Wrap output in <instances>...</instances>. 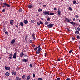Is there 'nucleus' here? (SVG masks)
I'll return each mask as SVG.
<instances>
[{
  "label": "nucleus",
  "instance_id": "7",
  "mask_svg": "<svg viewBox=\"0 0 80 80\" xmlns=\"http://www.w3.org/2000/svg\"><path fill=\"white\" fill-rule=\"evenodd\" d=\"M58 15H61V11H60V9H58Z\"/></svg>",
  "mask_w": 80,
  "mask_h": 80
},
{
  "label": "nucleus",
  "instance_id": "16",
  "mask_svg": "<svg viewBox=\"0 0 80 80\" xmlns=\"http://www.w3.org/2000/svg\"><path fill=\"white\" fill-rule=\"evenodd\" d=\"M70 23L72 25H75L76 24V23H75L72 22H70Z\"/></svg>",
  "mask_w": 80,
  "mask_h": 80
},
{
  "label": "nucleus",
  "instance_id": "20",
  "mask_svg": "<svg viewBox=\"0 0 80 80\" xmlns=\"http://www.w3.org/2000/svg\"><path fill=\"white\" fill-rule=\"evenodd\" d=\"M20 25H21V27H23V26L24 25H23V22H21L20 24Z\"/></svg>",
  "mask_w": 80,
  "mask_h": 80
},
{
  "label": "nucleus",
  "instance_id": "14",
  "mask_svg": "<svg viewBox=\"0 0 80 80\" xmlns=\"http://www.w3.org/2000/svg\"><path fill=\"white\" fill-rule=\"evenodd\" d=\"M23 22L25 24H27V23H28V21L27 20H24L23 21Z\"/></svg>",
  "mask_w": 80,
  "mask_h": 80
},
{
  "label": "nucleus",
  "instance_id": "22",
  "mask_svg": "<svg viewBox=\"0 0 80 80\" xmlns=\"http://www.w3.org/2000/svg\"><path fill=\"white\" fill-rule=\"evenodd\" d=\"M75 33L76 34H79V32H78V31H76L75 32Z\"/></svg>",
  "mask_w": 80,
  "mask_h": 80
},
{
  "label": "nucleus",
  "instance_id": "39",
  "mask_svg": "<svg viewBox=\"0 0 80 80\" xmlns=\"http://www.w3.org/2000/svg\"><path fill=\"white\" fill-rule=\"evenodd\" d=\"M32 47H35V44H32Z\"/></svg>",
  "mask_w": 80,
  "mask_h": 80
},
{
  "label": "nucleus",
  "instance_id": "18",
  "mask_svg": "<svg viewBox=\"0 0 80 80\" xmlns=\"http://www.w3.org/2000/svg\"><path fill=\"white\" fill-rule=\"evenodd\" d=\"M32 7H33V6L32 5H28V8H32Z\"/></svg>",
  "mask_w": 80,
  "mask_h": 80
},
{
  "label": "nucleus",
  "instance_id": "8",
  "mask_svg": "<svg viewBox=\"0 0 80 80\" xmlns=\"http://www.w3.org/2000/svg\"><path fill=\"white\" fill-rule=\"evenodd\" d=\"M24 55V54H23V52H22L20 54V57H22L23 56V55Z\"/></svg>",
  "mask_w": 80,
  "mask_h": 80
},
{
  "label": "nucleus",
  "instance_id": "64",
  "mask_svg": "<svg viewBox=\"0 0 80 80\" xmlns=\"http://www.w3.org/2000/svg\"><path fill=\"white\" fill-rule=\"evenodd\" d=\"M79 22H80V20H79Z\"/></svg>",
  "mask_w": 80,
  "mask_h": 80
},
{
  "label": "nucleus",
  "instance_id": "46",
  "mask_svg": "<svg viewBox=\"0 0 80 80\" xmlns=\"http://www.w3.org/2000/svg\"><path fill=\"white\" fill-rule=\"evenodd\" d=\"M32 76L33 77H35V74H32Z\"/></svg>",
  "mask_w": 80,
  "mask_h": 80
},
{
  "label": "nucleus",
  "instance_id": "60",
  "mask_svg": "<svg viewBox=\"0 0 80 80\" xmlns=\"http://www.w3.org/2000/svg\"><path fill=\"white\" fill-rule=\"evenodd\" d=\"M40 45H39L38 47H38V48H40Z\"/></svg>",
  "mask_w": 80,
  "mask_h": 80
},
{
  "label": "nucleus",
  "instance_id": "48",
  "mask_svg": "<svg viewBox=\"0 0 80 80\" xmlns=\"http://www.w3.org/2000/svg\"><path fill=\"white\" fill-rule=\"evenodd\" d=\"M3 32H5V31H6V30H5V28L3 29Z\"/></svg>",
  "mask_w": 80,
  "mask_h": 80
},
{
  "label": "nucleus",
  "instance_id": "28",
  "mask_svg": "<svg viewBox=\"0 0 80 80\" xmlns=\"http://www.w3.org/2000/svg\"><path fill=\"white\" fill-rule=\"evenodd\" d=\"M18 11H19V12H22V8H21V9H19Z\"/></svg>",
  "mask_w": 80,
  "mask_h": 80
},
{
  "label": "nucleus",
  "instance_id": "35",
  "mask_svg": "<svg viewBox=\"0 0 80 80\" xmlns=\"http://www.w3.org/2000/svg\"><path fill=\"white\" fill-rule=\"evenodd\" d=\"M38 80H43V79L41 78H38Z\"/></svg>",
  "mask_w": 80,
  "mask_h": 80
},
{
  "label": "nucleus",
  "instance_id": "51",
  "mask_svg": "<svg viewBox=\"0 0 80 80\" xmlns=\"http://www.w3.org/2000/svg\"><path fill=\"white\" fill-rule=\"evenodd\" d=\"M54 10H57V8H54Z\"/></svg>",
  "mask_w": 80,
  "mask_h": 80
},
{
  "label": "nucleus",
  "instance_id": "44",
  "mask_svg": "<svg viewBox=\"0 0 80 80\" xmlns=\"http://www.w3.org/2000/svg\"><path fill=\"white\" fill-rule=\"evenodd\" d=\"M77 38L78 39L80 38V36H77Z\"/></svg>",
  "mask_w": 80,
  "mask_h": 80
},
{
  "label": "nucleus",
  "instance_id": "61",
  "mask_svg": "<svg viewBox=\"0 0 80 80\" xmlns=\"http://www.w3.org/2000/svg\"><path fill=\"white\" fill-rule=\"evenodd\" d=\"M68 31H70V29H68Z\"/></svg>",
  "mask_w": 80,
  "mask_h": 80
},
{
  "label": "nucleus",
  "instance_id": "19",
  "mask_svg": "<svg viewBox=\"0 0 80 80\" xmlns=\"http://www.w3.org/2000/svg\"><path fill=\"white\" fill-rule=\"evenodd\" d=\"M49 23V22H48L46 21V22L44 23V25H48Z\"/></svg>",
  "mask_w": 80,
  "mask_h": 80
},
{
  "label": "nucleus",
  "instance_id": "30",
  "mask_svg": "<svg viewBox=\"0 0 80 80\" xmlns=\"http://www.w3.org/2000/svg\"><path fill=\"white\" fill-rule=\"evenodd\" d=\"M77 3V1H73V4H76Z\"/></svg>",
  "mask_w": 80,
  "mask_h": 80
},
{
  "label": "nucleus",
  "instance_id": "6",
  "mask_svg": "<svg viewBox=\"0 0 80 80\" xmlns=\"http://www.w3.org/2000/svg\"><path fill=\"white\" fill-rule=\"evenodd\" d=\"M8 53V54L9 55V58H10V59H12V56H13V54L12 53H11L10 54Z\"/></svg>",
  "mask_w": 80,
  "mask_h": 80
},
{
  "label": "nucleus",
  "instance_id": "47",
  "mask_svg": "<svg viewBox=\"0 0 80 80\" xmlns=\"http://www.w3.org/2000/svg\"><path fill=\"white\" fill-rule=\"evenodd\" d=\"M75 17H76V18H78V15H75Z\"/></svg>",
  "mask_w": 80,
  "mask_h": 80
},
{
  "label": "nucleus",
  "instance_id": "43",
  "mask_svg": "<svg viewBox=\"0 0 80 80\" xmlns=\"http://www.w3.org/2000/svg\"><path fill=\"white\" fill-rule=\"evenodd\" d=\"M72 50H70L69 52V53H72Z\"/></svg>",
  "mask_w": 80,
  "mask_h": 80
},
{
  "label": "nucleus",
  "instance_id": "32",
  "mask_svg": "<svg viewBox=\"0 0 80 80\" xmlns=\"http://www.w3.org/2000/svg\"><path fill=\"white\" fill-rule=\"evenodd\" d=\"M29 67L30 68H32V64H30L29 65Z\"/></svg>",
  "mask_w": 80,
  "mask_h": 80
},
{
  "label": "nucleus",
  "instance_id": "38",
  "mask_svg": "<svg viewBox=\"0 0 80 80\" xmlns=\"http://www.w3.org/2000/svg\"><path fill=\"white\" fill-rule=\"evenodd\" d=\"M77 29L78 31H79V32H80V28L79 27H78L77 28Z\"/></svg>",
  "mask_w": 80,
  "mask_h": 80
},
{
  "label": "nucleus",
  "instance_id": "10",
  "mask_svg": "<svg viewBox=\"0 0 80 80\" xmlns=\"http://www.w3.org/2000/svg\"><path fill=\"white\" fill-rule=\"evenodd\" d=\"M3 4L4 5H5L6 7H10V6L8 5V4H7V3H3Z\"/></svg>",
  "mask_w": 80,
  "mask_h": 80
},
{
  "label": "nucleus",
  "instance_id": "24",
  "mask_svg": "<svg viewBox=\"0 0 80 80\" xmlns=\"http://www.w3.org/2000/svg\"><path fill=\"white\" fill-rule=\"evenodd\" d=\"M42 9L39 8L38 10V12H42Z\"/></svg>",
  "mask_w": 80,
  "mask_h": 80
},
{
  "label": "nucleus",
  "instance_id": "49",
  "mask_svg": "<svg viewBox=\"0 0 80 80\" xmlns=\"http://www.w3.org/2000/svg\"><path fill=\"white\" fill-rule=\"evenodd\" d=\"M44 56H45V57H47V54H46V53H44Z\"/></svg>",
  "mask_w": 80,
  "mask_h": 80
},
{
  "label": "nucleus",
  "instance_id": "5",
  "mask_svg": "<svg viewBox=\"0 0 80 80\" xmlns=\"http://www.w3.org/2000/svg\"><path fill=\"white\" fill-rule=\"evenodd\" d=\"M66 21H67L68 22H71V19H69L68 18H65Z\"/></svg>",
  "mask_w": 80,
  "mask_h": 80
},
{
  "label": "nucleus",
  "instance_id": "36",
  "mask_svg": "<svg viewBox=\"0 0 80 80\" xmlns=\"http://www.w3.org/2000/svg\"><path fill=\"white\" fill-rule=\"evenodd\" d=\"M2 12H5V9H3L2 10Z\"/></svg>",
  "mask_w": 80,
  "mask_h": 80
},
{
  "label": "nucleus",
  "instance_id": "33",
  "mask_svg": "<svg viewBox=\"0 0 80 80\" xmlns=\"http://www.w3.org/2000/svg\"><path fill=\"white\" fill-rule=\"evenodd\" d=\"M25 77H26V76L25 75H23L22 76V78H23V79L25 78Z\"/></svg>",
  "mask_w": 80,
  "mask_h": 80
},
{
  "label": "nucleus",
  "instance_id": "12",
  "mask_svg": "<svg viewBox=\"0 0 80 80\" xmlns=\"http://www.w3.org/2000/svg\"><path fill=\"white\" fill-rule=\"evenodd\" d=\"M5 75L7 76V77H8V76L10 75V74L9 73L7 72L5 73Z\"/></svg>",
  "mask_w": 80,
  "mask_h": 80
},
{
  "label": "nucleus",
  "instance_id": "2",
  "mask_svg": "<svg viewBox=\"0 0 80 80\" xmlns=\"http://www.w3.org/2000/svg\"><path fill=\"white\" fill-rule=\"evenodd\" d=\"M54 25L53 24L51 23L50 24L48 25L47 27L48 28H51V27H53Z\"/></svg>",
  "mask_w": 80,
  "mask_h": 80
},
{
  "label": "nucleus",
  "instance_id": "58",
  "mask_svg": "<svg viewBox=\"0 0 80 80\" xmlns=\"http://www.w3.org/2000/svg\"><path fill=\"white\" fill-rule=\"evenodd\" d=\"M75 18H74L73 19V21H75Z\"/></svg>",
  "mask_w": 80,
  "mask_h": 80
},
{
  "label": "nucleus",
  "instance_id": "34",
  "mask_svg": "<svg viewBox=\"0 0 80 80\" xmlns=\"http://www.w3.org/2000/svg\"><path fill=\"white\" fill-rule=\"evenodd\" d=\"M38 49V47H36V48H35L34 49V50H35V51L37 50V49Z\"/></svg>",
  "mask_w": 80,
  "mask_h": 80
},
{
  "label": "nucleus",
  "instance_id": "27",
  "mask_svg": "<svg viewBox=\"0 0 80 80\" xmlns=\"http://www.w3.org/2000/svg\"><path fill=\"white\" fill-rule=\"evenodd\" d=\"M68 10H70V11H72V8L71 7H69L68 8Z\"/></svg>",
  "mask_w": 80,
  "mask_h": 80
},
{
  "label": "nucleus",
  "instance_id": "9",
  "mask_svg": "<svg viewBox=\"0 0 80 80\" xmlns=\"http://www.w3.org/2000/svg\"><path fill=\"white\" fill-rule=\"evenodd\" d=\"M15 40L13 39L11 41V43H12V44H13V43H15Z\"/></svg>",
  "mask_w": 80,
  "mask_h": 80
},
{
  "label": "nucleus",
  "instance_id": "54",
  "mask_svg": "<svg viewBox=\"0 0 80 80\" xmlns=\"http://www.w3.org/2000/svg\"><path fill=\"white\" fill-rule=\"evenodd\" d=\"M40 24H43V22H42L41 21H40Z\"/></svg>",
  "mask_w": 80,
  "mask_h": 80
},
{
  "label": "nucleus",
  "instance_id": "57",
  "mask_svg": "<svg viewBox=\"0 0 80 80\" xmlns=\"http://www.w3.org/2000/svg\"><path fill=\"white\" fill-rule=\"evenodd\" d=\"M66 80H70V78H68L66 79Z\"/></svg>",
  "mask_w": 80,
  "mask_h": 80
},
{
  "label": "nucleus",
  "instance_id": "23",
  "mask_svg": "<svg viewBox=\"0 0 80 80\" xmlns=\"http://www.w3.org/2000/svg\"><path fill=\"white\" fill-rule=\"evenodd\" d=\"M36 54H39L40 53V51L38 50H37L36 52Z\"/></svg>",
  "mask_w": 80,
  "mask_h": 80
},
{
  "label": "nucleus",
  "instance_id": "17",
  "mask_svg": "<svg viewBox=\"0 0 80 80\" xmlns=\"http://www.w3.org/2000/svg\"><path fill=\"white\" fill-rule=\"evenodd\" d=\"M22 62H27V60L25 59H23L22 60Z\"/></svg>",
  "mask_w": 80,
  "mask_h": 80
},
{
  "label": "nucleus",
  "instance_id": "40",
  "mask_svg": "<svg viewBox=\"0 0 80 80\" xmlns=\"http://www.w3.org/2000/svg\"><path fill=\"white\" fill-rule=\"evenodd\" d=\"M5 33L6 35H8V32H5Z\"/></svg>",
  "mask_w": 80,
  "mask_h": 80
},
{
  "label": "nucleus",
  "instance_id": "26",
  "mask_svg": "<svg viewBox=\"0 0 80 80\" xmlns=\"http://www.w3.org/2000/svg\"><path fill=\"white\" fill-rule=\"evenodd\" d=\"M38 51L39 52L42 51V48H41L39 47L38 48Z\"/></svg>",
  "mask_w": 80,
  "mask_h": 80
},
{
  "label": "nucleus",
  "instance_id": "15",
  "mask_svg": "<svg viewBox=\"0 0 80 80\" xmlns=\"http://www.w3.org/2000/svg\"><path fill=\"white\" fill-rule=\"evenodd\" d=\"M12 75H17V73L14 71H13L12 73Z\"/></svg>",
  "mask_w": 80,
  "mask_h": 80
},
{
  "label": "nucleus",
  "instance_id": "50",
  "mask_svg": "<svg viewBox=\"0 0 80 80\" xmlns=\"http://www.w3.org/2000/svg\"><path fill=\"white\" fill-rule=\"evenodd\" d=\"M60 78H57V80H60Z\"/></svg>",
  "mask_w": 80,
  "mask_h": 80
},
{
  "label": "nucleus",
  "instance_id": "42",
  "mask_svg": "<svg viewBox=\"0 0 80 80\" xmlns=\"http://www.w3.org/2000/svg\"><path fill=\"white\" fill-rule=\"evenodd\" d=\"M36 23H37V24H38V26L40 25V24L39 22H37Z\"/></svg>",
  "mask_w": 80,
  "mask_h": 80
},
{
  "label": "nucleus",
  "instance_id": "45",
  "mask_svg": "<svg viewBox=\"0 0 80 80\" xmlns=\"http://www.w3.org/2000/svg\"><path fill=\"white\" fill-rule=\"evenodd\" d=\"M32 42H33L32 40H30L29 41V42H30V43H32Z\"/></svg>",
  "mask_w": 80,
  "mask_h": 80
},
{
  "label": "nucleus",
  "instance_id": "62",
  "mask_svg": "<svg viewBox=\"0 0 80 80\" xmlns=\"http://www.w3.org/2000/svg\"><path fill=\"white\" fill-rule=\"evenodd\" d=\"M16 27H17V28H18V26H17V25H15Z\"/></svg>",
  "mask_w": 80,
  "mask_h": 80
},
{
  "label": "nucleus",
  "instance_id": "29",
  "mask_svg": "<svg viewBox=\"0 0 80 80\" xmlns=\"http://www.w3.org/2000/svg\"><path fill=\"white\" fill-rule=\"evenodd\" d=\"M35 33H32V38L35 37Z\"/></svg>",
  "mask_w": 80,
  "mask_h": 80
},
{
  "label": "nucleus",
  "instance_id": "21",
  "mask_svg": "<svg viewBox=\"0 0 80 80\" xmlns=\"http://www.w3.org/2000/svg\"><path fill=\"white\" fill-rule=\"evenodd\" d=\"M13 23V20H11L10 22V23L11 25H13V23Z\"/></svg>",
  "mask_w": 80,
  "mask_h": 80
},
{
  "label": "nucleus",
  "instance_id": "11",
  "mask_svg": "<svg viewBox=\"0 0 80 80\" xmlns=\"http://www.w3.org/2000/svg\"><path fill=\"white\" fill-rule=\"evenodd\" d=\"M16 79L15 80H21V78L19 77H16Z\"/></svg>",
  "mask_w": 80,
  "mask_h": 80
},
{
  "label": "nucleus",
  "instance_id": "53",
  "mask_svg": "<svg viewBox=\"0 0 80 80\" xmlns=\"http://www.w3.org/2000/svg\"><path fill=\"white\" fill-rule=\"evenodd\" d=\"M33 40H35L36 39V38H35V37H34V38H33Z\"/></svg>",
  "mask_w": 80,
  "mask_h": 80
},
{
  "label": "nucleus",
  "instance_id": "3",
  "mask_svg": "<svg viewBox=\"0 0 80 80\" xmlns=\"http://www.w3.org/2000/svg\"><path fill=\"white\" fill-rule=\"evenodd\" d=\"M5 68L6 70H10V66H8V67H7V66H5Z\"/></svg>",
  "mask_w": 80,
  "mask_h": 80
},
{
  "label": "nucleus",
  "instance_id": "41",
  "mask_svg": "<svg viewBox=\"0 0 80 80\" xmlns=\"http://www.w3.org/2000/svg\"><path fill=\"white\" fill-rule=\"evenodd\" d=\"M47 20L48 21H50V18H48L47 19Z\"/></svg>",
  "mask_w": 80,
  "mask_h": 80
},
{
  "label": "nucleus",
  "instance_id": "59",
  "mask_svg": "<svg viewBox=\"0 0 80 80\" xmlns=\"http://www.w3.org/2000/svg\"><path fill=\"white\" fill-rule=\"evenodd\" d=\"M25 37H26L25 39H26V38H27V37H28V36H26Z\"/></svg>",
  "mask_w": 80,
  "mask_h": 80
},
{
  "label": "nucleus",
  "instance_id": "37",
  "mask_svg": "<svg viewBox=\"0 0 80 80\" xmlns=\"http://www.w3.org/2000/svg\"><path fill=\"white\" fill-rule=\"evenodd\" d=\"M24 57H27V54H24Z\"/></svg>",
  "mask_w": 80,
  "mask_h": 80
},
{
  "label": "nucleus",
  "instance_id": "1",
  "mask_svg": "<svg viewBox=\"0 0 80 80\" xmlns=\"http://www.w3.org/2000/svg\"><path fill=\"white\" fill-rule=\"evenodd\" d=\"M43 15H49L50 11H45L43 12Z\"/></svg>",
  "mask_w": 80,
  "mask_h": 80
},
{
  "label": "nucleus",
  "instance_id": "55",
  "mask_svg": "<svg viewBox=\"0 0 80 80\" xmlns=\"http://www.w3.org/2000/svg\"><path fill=\"white\" fill-rule=\"evenodd\" d=\"M72 38V39L73 40H75V38Z\"/></svg>",
  "mask_w": 80,
  "mask_h": 80
},
{
  "label": "nucleus",
  "instance_id": "4",
  "mask_svg": "<svg viewBox=\"0 0 80 80\" xmlns=\"http://www.w3.org/2000/svg\"><path fill=\"white\" fill-rule=\"evenodd\" d=\"M13 58L14 59H16V58H17V52H15L13 56Z\"/></svg>",
  "mask_w": 80,
  "mask_h": 80
},
{
  "label": "nucleus",
  "instance_id": "63",
  "mask_svg": "<svg viewBox=\"0 0 80 80\" xmlns=\"http://www.w3.org/2000/svg\"><path fill=\"white\" fill-rule=\"evenodd\" d=\"M79 49H80V45L79 46Z\"/></svg>",
  "mask_w": 80,
  "mask_h": 80
},
{
  "label": "nucleus",
  "instance_id": "56",
  "mask_svg": "<svg viewBox=\"0 0 80 80\" xmlns=\"http://www.w3.org/2000/svg\"><path fill=\"white\" fill-rule=\"evenodd\" d=\"M58 61H60V58L58 59Z\"/></svg>",
  "mask_w": 80,
  "mask_h": 80
},
{
  "label": "nucleus",
  "instance_id": "25",
  "mask_svg": "<svg viewBox=\"0 0 80 80\" xmlns=\"http://www.w3.org/2000/svg\"><path fill=\"white\" fill-rule=\"evenodd\" d=\"M55 14L54 13H53V12H51L49 13V15H54Z\"/></svg>",
  "mask_w": 80,
  "mask_h": 80
},
{
  "label": "nucleus",
  "instance_id": "31",
  "mask_svg": "<svg viewBox=\"0 0 80 80\" xmlns=\"http://www.w3.org/2000/svg\"><path fill=\"white\" fill-rule=\"evenodd\" d=\"M35 21H34V20H31V23H34Z\"/></svg>",
  "mask_w": 80,
  "mask_h": 80
},
{
  "label": "nucleus",
  "instance_id": "13",
  "mask_svg": "<svg viewBox=\"0 0 80 80\" xmlns=\"http://www.w3.org/2000/svg\"><path fill=\"white\" fill-rule=\"evenodd\" d=\"M30 75H29V76H28V77H27V80H30Z\"/></svg>",
  "mask_w": 80,
  "mask_h": 80
},
{
  "label": "nucleus",
  "instance_id": "52",
  "mask_svg": "<svg viewBox=\"0 0 80 80\" xmlns=\"http://www.w3.org/2000/svg\"><path fill=\"white\" fill-rule=\"evenodd\" d=\"M42 6L43 7H46V5H43Z\"/></svg>",
  "mask_w": 80,
  "mask_h": 80
}]
</instances>
